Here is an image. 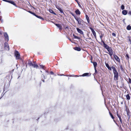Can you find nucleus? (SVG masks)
I'll return each mask as SVG.
<instances>
[{"instance_id": "obj_46", "label": "nucleus", "mask_w": 131, "mask_h": 131, "mask_svg": "<svg viewBox=\"0 0 131 131\" xmlns=\"http://www.w3.org/2000/svg\"><path fill=\"white\" fill-rule=\"evenodd\" d=\"M75 77H79V76H78L77 75H75Z\"/></svg>"}, {"instance_id": "obj_12", "label": "nucleus", "mask_w": 131, "mask_h": 131, "mask_svg": "<svg viewBox=\"0 0 131 131\" xmlns=\"http://www.w3.org/2000/svg\"><path fill=\"white\" fill-rule=\"evenodd\" d=\"M127 11L126 10H123L122 12V14L124 15H126L127 14Z\"/></svg>"}, {"instance_id": "obj_23", "label": "nucleus", "mask_w": 131, "mask_h": 131, "mask_svg": "<svg viewBox=\"0 0 131 131\" xmlns=\"http://www.w3.org/2000/svg\"><path fill=\"white\" fill-rule=\"evenodd\" d=\"M89 73H84L82 75H80V76H87L88 75Z\"/></svg>"}, {"instance_id": "obj_3", "label": "nucleus", "mask_w": 131, "mask_h": 131, "mask_svg": "<svg viewBox=\"0 0 131 131\" xmlns=\"http://www.w3.org/2000/svg\"><path fill=\"white\" fill-rule=\"evenodd\" d=\"M15 55L16 57V59H18L20 58V54L17 51H15Z\"/></svg>"}, {"instance_id": "obj_53", "label": "nucleus", "mask_w": 131, "mask_h": 131, "mask_svg": "<svg viewBox=\"0 0 131 131\" xmlns=\"http://www.w3.org/2000/svg\"><path fill=\"white\" fill-rule=\"evenodd\" d=\"M80 5H79V6H80Z\"/></svg>"}, {"instance_id": "obj_30", "label": "nucleus", "mask_w": 131, "mask_h": 131, "mask_svg": "<svg viewBox=\"0 0 131 131\" xmlns=\"http://www.w3.org/2000/svg\"><path fill=\"white\" fill-rule=\"evenodd\" d=\"M109 113H110V115L111 116L112 118L113 119H114V116H113V115H112V114L111 113H110V112H109Z\"/></svg>"}, {"instance_id": "obj_27", "label": "nucleus", "mask_w": 131, "mask_h": 131, "mask_svg": "<svg viewBox=\"0 0 131 131\" xmlns=\"http://www.w3.org/2000/svg\"><path fill=\"white\" fill-rule=\"evenodd\" d=\"M59 11L62 13H63V10L61 8H59Z\"/></svg>"}, {"instance_id": "obj_26", "label": "nucleus", "mask_w": 131, "mask_h": 131, "mask_svg": "<svg viewBox=\"0 0 131 131\" xmlns=\"http://www.w3.org/2000/svg\"><path fill=\"white\" fill-rule=\"evenodd\" d=\"M104 35L103 34H101V35H100V37L101 41H102V37H103Z\"/></svg>"}, {"instance_id": "obj_39", "label": "nucleus", "mask_w": 131, "mask_h": 131, "mask_svg": "<svg viewBox=\"0 0 131 131\" xmlns=\"http://www.w3.org/2000/svg\"><path fill=\"white\" fill-rule=\"evenodd\" d=\"M50 73L51 74H54L53 72L52 71H51Z\"/></svg>"}, {"instance_id": "obj_17", "label": "nucleus", "mask_w": 131, "mask_h": 131, "mask_svg": "<svg viewBox=\"0 0 131 131\" xmlns=\"http://www.w3.org/2000/svg\"><path fill=\"white\" fill-rule=\"evenodd\" d=\"M75 13L77 15H80L81 14L80 12L78 9H77L76 10H75Z\"/></svg>"}, {"instance_id": "obj_42", "label": "nucleus", "mask_w": 131, "mask_h": 131, "mask_svg": "<svg viewBox=\"0 0 131 131\" xmlns=\"http://www.w3.org/2000/svg\"><path fill=\"white\" fill-rule=\"evenodd\" d=\"M28 12H29V13H30L32 14V12H31V11H28Z\"/></svg>"}, {"instance_id": "obj_48", "label": "nucleus", "mask_w": 131, "mask_h": 131, "mask_svg": "<svg viewBox=\"0 0 131 131\" xmlns=\"http://www.w3.org/2000/svg\"><path fill=\"white\" fill-rule=\"evenodd\" d=\"M45 72H47V73L48 72L47 71H45Z\"/></svg>"}, {"instance_id": "obj_18", "label": "nucleus", "mask_w": 131, "mask_h": 131, "mask_svg": "<svg viewBox=\"0 0 131 131\" xmlns=\"http://www.w3.org/2000/svg\"><path fill=\"white\" fill-rule=\"evenodd\" d=\"M28 64L30 66H33V65L34 64H33L31 61H29L28 62Z\"/></svg>"}, {"instance_id": "obj_29", "label": "nucleus", "mask_w": 131, "mask_h": 131, "mask_svg": "<svg viewBox=\"0 0 131 131\" xmlns=\"http://www.w3.org/2000/svg\"><path fill=\"white\" fill-rule=\"evenodd\" d=\"M125 7L124 6L122 5L121 6V9L122 10H123L124 9Z\"/></svg>"}, {"instance_id": "obj_20", "label": "nucleus", "mask_w": 131, "mask_h": 131, "mask_svg": "<svg viewBox=\"0 0 131 131\" xmlns=\"http://www.w3.org/2000/svg\"><path fill=\"white\" fill-rule=\"evenodd\" d=\"M111 69H112L113 70V72H115V71H117L116 70V69L115 67L113 66H112L111 68Z\"/></svg>"}, {"instance_id": "obj_37", "label": "nucleus", "mask_w": 131, "mask_h": 131, "mask_svg": "<svg viewBox=\"0 0 131 131\" xmlns=\"http://www.w3.org/2000/svg\"><path fill=\"white\" fill-rule=\"evenodd\" d=\"M128 14L130 15H131V11H129Z\"/></svg>"}, {"instance_id": "obj_56", "label": "nucleus", "mask_w": 131, "mask_h": 131, "mask_svg": "<svg viewBox=\"0 0 131 131\" xmlns=\"http://www.w3.org/2000/svg\"><path fill=\"white\" fill-rule=\"evenodd\" d=\"M1 99V98H0V99Z\"/></svg>"}, {"instance_id": "obj_25", "label": "nucleus", "mask_w": 131, "mask_h": 131, "mask_svg": "<svg viewBox=\"0 0 131 131\" xmlns=\"http://www.w3.org/2000/svg\"><path fill=\"white\" fill-rule=\"evenodd\" d=\"M36 17H37L38 18H39V19H42V20H43V19H44L42 17H41V16H39L38 15H37V16H36Z\"/></svg>"}, {"instance_id": "obj_24", "label": "nucleus", "mask_w": 131, "mask_h": 131, "mask_svg": "<svg viewBox=\"0 0 131 131\" xmlns=\"http://www.w3.org/2000/svg\"><path fill=\"white\" fill-rule=\"evenodd\" d=\"M127 29L128 30H130L131 29V26L130 25L128 26L127 27Z\"/></svg>"}, {"instance_id": "obj_19", "label": "nucleus", "mask_w": 131, "mask_h": 131, "mask_svg": "<svg viewBox=\"0 0 131 131\" xmlns=\"http://www.w3.org/2000/svg\"><path fill=\"white\" fill-rule=\"evenodd\" d=\"M74 49L75 50L78 51H80L81 50L80 48L79 47H76L74 48Z\"/></svg>"}, {"instance_id": "obj_14", "label": "nucleus", "mask_w": 131, "mask_h": 131, "mask_svg": "<svg viewBox=\"0 0 131 131\" xmlns=\"http://www.w3.org/2000/svg\"><path fill=\"white\" fill-rule=\"evenodd\" d=\"M33 67L34 68H37L38 67V65L36 64H35V62H34V64L33 66Z\"/></svg>"}, {"instance_id": "obj_52", "label": "nucleus", "mask_w": 131, "mask_h": 131, "mask_svg": "<svg viewBox=\"0 0 131 131\" xmlns=\"http://www.w3.org/2000/svg\"><path fill=\"white\" fill-rule=\"evenodd\" d=\"M80 5H79V6H80Z\"/></svg>"}, {"instance_id": "obj_45", "label": "nucleus", "mask_w": 131, "mask_h": 131, "mask_svg": "<svg viewBox=\"0 0 131 131\" xmlns=\"http://www.w3.org/2000/svg\"><path fill=\"white\" fill-rule=\"evenodd\" d=\"M121 69H123V68H122V66H121Z\"/></svg>"}, {"instance_id": "obj_41", "label": "nucleus", "mask_w": 131, "mask_h": 131, "mask_svg": "<svg viewBox=\"0 0 131 131\" xmlns=\"http://www.w3.org/2000/svg\"><path fill=\"white\" fill-rule=\"evenodd\" d=\"M59 10V8H60L58 6H57L56 7Z\"/></svg>"}, {"instance_id": "obj_6", "label": "nucleus", "mask_w": 131, "mask_h": 131, "mask_svg": "<svg viewBox=\"0 0 131 131\" xmlns=\"http://www.w3.org/2000/svg\"><path fill=\"white\" fill-rule=\"evenodd\" d=\"M55 25L58 27L60 30H61L62 29V27L61 24H55Z\"/></svg>"}, {"instance_id": "obj_7", "label": "nucleus", "mask_w": 131, "mask_h": 131, "mask_svg": "<svg viewBox=\"0 0 131 131\" xmlns=\"http://www.w3.org/2000/svg\"><path fill=\"white\" fill-rule=\"evenodd\" d=\"M77 30L78 32L80 34L82 35H83V31L80 29L77 28Z\"/></svg>"}, {"instance_id": "obj_40", "label": "nucleus", "mask_w": 131, "mask_h": 131, "mask_svg": "<svg viewBox=\"0 0 131 131\" xmlns=\"http://www.w3.org/2000/svg\"><path fill=\"white\" fill-rule=\"evenodd\" d=\"M58 75H60V76H62V75L65 76V75H64L63 74H60V75H59V74H58Z\"/></svg>"}, {"instance_id": "obj_43", "label": "nucleus", "mask_w": 131, "mask_h": 131, "mask_svg": "<svg viewBox=\"0 0 131 131\" xmlns=\"http://www.w3.org/2000/svg\"><path fill=\"white\" fill-rule=\"evenodd\" d=\"M119 119V120H120V121L121 122H122V120L121 119V118H120V119Z\"/></svg>"}, {"instance_id": "obj_1", "label": "nucleus", "mask_w": 131, "mask_h": 131, "mask_svg": "<svg viewBox=\"0 0 131 131\" xmlns=\"http://www.w3.org/2000/svg\"><path fill=\"white\" fill-rule=\"evenodd\" d=\"M74 18L78 21L79 25H80L83 24L84 21L80 18L78 17H76L75 16H74Z\"/></svg>"}, {"instance_id": "obj_8", "label": "nucleus", "mask_w": 131, "mask_h": 131, "mask_svg": "<svg viewBox=\"0 0 131 131\" xmlns=\"http://www.w3.org/2000/svg\"><path fill=\"white\" fill-rule=\"evenodd\" d=\"M114 57L115 59L118 61L120 62V59L116 55H114Z\"/></svg>"}, {"instance_id": "obj_4", "label": "nucleus", "mask_w": 131, "mask_h": 131, "mask_svg": "<svg viewBox=\"0 0 131 131\" xmlns=\"http://www.w3.org/2000/svg\"><path fill=\"white\" fill-rule=\"evenodd\" d=\"M108 51L109 52V54L111 56H112L113 54V52L112 49L109 47L107 49Z\"/></svg>"}, {"instance_id": "obj_22", "label": "nucleus", "mask_w": 131, "mask_h": 131, "mask_svg": "<svg viewBox=\"0 0 131 131\" xmlns=\"http://www.w3.org/2000/svg\"><path fill=\"white\" fill-rule=\"evenodd\" d=\"M85 17H86V18L88 22V23H89L90 21V20H89V17H88V16L87 15H86Z\"/></svg>"}, {"instance_id": "obj_2", "label": "nucleus", "mask_w": 131, "mask_h": 131, "mask_svg": "<svg viewBox=\"0 0 131 131\" xmlns=\"http://www.w3.org/2000/svg\"><path fill=\"white\" fill-rule=\"evenodd\" d=\"M114 74V79L115 80H117L118 78V74L117 71L113 72Z\"/></svg>"}, {"instance_id": "obj_54", "label": "nucleus", "mask_w": 131, "mask_h": 131, "mask_svg": "<svg viewBox=\"0 0 131 131\" xmlns=\"http://www.w3.org/2000/svg\"><path fill=\"white\" fill-rule=\"evenodd\" d=\"M43 82H44V80H43Z\"/></svg>"}, {"instance_id": "obj_31", "label": "nucleus", "mask_w": 131, "mask_h": 131, "mask_svg": "<svg viewBox=\"0 0 131 131\" xmlns=\"http://www.w3.org/2000/svg\"><path fill=\"white\" fill-rule=\"evenodd\" d=\"M117 115L118 117L119 118V119H120V118H121V116L119 115V114H118V112H117Z\"/></svg>"}, {"instance_id": "obj_32", "label": "nucleus", "mask_w": 131, "mask_h": 131, "mask_svg": "<svg viewBox=\"0 0 131 131\" xmlns=\"http://www.w3.org/2000/svg\"><path fill=\"white\" fill-rule=\"evenodd\" d=\"M40 67L41 68H43L45 66L43 65H40Z\"/></svg>"}, {"instance_id": "obj_34", "label": "nucleus", "mask_w": 131, "mask_h": 131, "mask_svg": "<svg viewBox=\"0 0 131 131\" xmlns=\"http://www.w3.org/2000/svg\"><path fill=\"white\" fill-rule=\"evenodd\" d=\"M112 35L113 36H116V35H115V34L114 33H112Z\"/></svg>"}, {"instance_id": "obj_44", "label": "nucleus", "mask_w": 131, "mask_h": 131, "mask_svg": "<svg viewBox=\"0 0 131 131\" xmlns=\"http://www.w3.org/2000/svg\"><path fill=\"white\" fill-rule=\"evenodd\" d=\"M1 19H2V17L1 16H0V20H1Z\"/></svg>"}, {"instance_id": "obj_33", "label": "nucleus", "mask_w": 131, "mask_h": 131, "mask_svg": "<svg viewBox=\"0 0 131 131\" xmlns=\"http://www.w3.org/2000/svg\"><path fill=\"white\" fill-rule=\"evenodd\" d=\"M73 36L76 39H79V38L77 36H75L73 34Z\"/></svg>"}, {"instance_id": "obj_28", "label": "nucleus", "mask_w": 131, "mask_h": 131, "mask_svg": "<svg viewBox=\"0 0 131 131\" xmlns=\"http://www.w3.org/2000/svg\"><path fill=\"white\" fill-rule=\"evenodd\" d=\"M49 12L52 13L53 14H55L54 12L51 9H50L49 10Z\"/></svg>"}, {"instance_id": "obj_10", "label": "nucleus", "mask_w": 131, "mask_h": 131, "mask_svg": "<svg viewBox=\"0 0 131 131\" xmlns=\"http://www.w3.org/2000/svg\"><path fill=\"white\" fill-rule=\"evenodd\" d=\"M91 30L92 32L93 35L96 38V35L95 31L93 29L91 28Z\"/></svg>"}, {"instance_id": "obj_35", "label": "nucleus", "mask_w": 131, "mask_h": 131, "mask_svg": "<svg viewBox=\"0 0 131 131\" xmlns=\"http://www.w3.org/2000/svg\"><path fill=\"white\" fill-rule=\"evenodd\" d=\"M32 14H33V15H34V16H35L36 17V16H37V15H36V14H35V13H33L32 12Z\"/></svg>"}, {"instance_id": "obj_5", "label": "nucleus", "mask_w": 131, "mask_h": 131, "mask_svg": "<svg viewBox=\"0 0 131 131\" xmlns=\"http://www.w3.org/2000/svg\"><path fill=\"white\" fill-rule=\"evenodd\" d=\"M4 34L5 37V40L6 41H8L9 40V37L8 34L6 32L4 33Z\"/></svg>"}, {"instance_id": "obj_13", "label": "nucleus", "mask_w": 131, "mask_h": 131, "mask_svg": "<svg viewBox=\"0 0 131 131\" xmlns=\"http://www.w3.org/2000/svg\"><path fill=\"white\" fill-rule=\"evenodd\" d=\"M5 48H7L8 50H9V46L8 45V44L7 43H5Z\"/></svg>"}, {"instance_id": "obj_15", "label": "nucleus", "mask_w": 131, "mask_h": 131, "mask_svg": "<svg viewBox=\"0 0 131 131\" xmlns=\"http://www.w3.org/2000/svg\"><path fill=\"white\" fill-rule=\"evenodd\" d=\"M105 63V65L108 68V69L110 70H111V68L109 67V65L107 63Z\"/></svg>"}, {"instance_id": "obj_11", "label": "nucleus", "mask_w": 131, "mask_h": 131, "mask_svg": "<svg viewBox=\"0 0 131 131\" xmlns=\"http://www.w3.org/2000/svg\"><path fill=\"white\" fill-rule=\"evenodd\" d=\"M103 44V46L106 49H107L109 47V46L107 45L103 41H102Z\"/></svg>"}, {"instance_id": "obj_47", "label": "nucleus", "mask_w": 131, "mask_h": 131, "mask_svg": "<svg viewBox=\"0 0 131 131\" xmlns=\"http://www.w3.org/2000/svg\"><path fill=\"white\" fill-rule=\"evenodd\" d=\"M72 15L73 16H74V17L75 16H74V15L73 14H72Z\"/></svg>"}, {"instance_id": "obj_36", "label": "nucleus", "mask_w": 131, "mask_h": 131, "mask_svg": "<svg viewBox=\"0 0 131 131\" xmlns=\"http://www.w3.org/2000/svg\"><path fill=\"white\" fill-rule=\"evenodd\" d=\"M129 82L130 83H131V79H129Z\"/></svg>"}, {"instance_id": "obj_55", "label": "nucleus", "mask_w": 131, "mask_h": 131, "mask_svg": "<svg viewBox=\"0 0 131 131\" xmlns=\"http://www.w3.org/2000/svg\"><path fill=\"white\" fill-rule=\"evenodd\" d=\"M76 0V1H77V0Z\"/></svg>"}, {"instance_id": "obj_50", "label": "nucleus", "mask_w": 131, "mask_h": 131, "mask_svg": "<svg viewBox=\"0 0 131 131\" xmlns=\"http://www.w3.org/2000/svg\"><path fill=\"white\" fill-rule=\"evenodd\" d=\"M69 77H71L72 76H69Z\"/></svg>"}, {"instance_id": "obj_9", "label": "nucleus", "mask_w": 131, "mask_h": 131, "mask_svg": "<svg viewBox=\"0 0 131 131\" xmlns=\"http://www.w3.org/2000/svg\"><path fill=\"white\" fill-rule=\"evenodd\" d=\"M5 2L9 3L15 6H16V5L15 4V3L13 1L5 0Z\"/></svg>"}, {"instance_id": "obj_51", "label": "nucleus", "mask_w": 131, "mask_h": 131, "mask_svg": "<svg viewBox=\"0 0 131 131\" xmlns=\"http://www.w3.org/2000/svg\"><path fill=\"white\" fill-rule=\"evenodd\" d=\"M80 5H79V6H80Z\"/></svg>"}, {"instance_id": "obj_21", "label": "nucleus", "mask_w": 131, "mask_h": 131, "mask_svg": "<svg viewBox=\"0 0 131 131\" xmlns=\"http://www.w3.org/2000/svg\"><path fill=\"white\" fill-rule=\"evenodd\" d=\"M126 98L127 100H129L130 99V97L129 94H127L126 96Z\"/></svg>"}, {"instance_id": "obj_38", "label": "nucleus", "mask_w": 131, "mask_h": 131, "mask_svg": "<svg viewBox=\"0 0 131 131\" xmlns=\"http://www.w3.org/2000/svg\"><path fill=\"white\" fill-rule=\"evenodd\" d=\"M126 57L127 58L129 59V56L128 54H126Z\"/></svg>"}, {"instance_id": "obj_16", "label": "nucleus", "mask_w": 131, "mask_h": 131, "mask_svg": "<svg viewBox=\"0 0 131 131\" xmlns=\"http://www.w3.org/2000/svg\"><path fill=\"white\" fill-rule=\"evenodd\" d=\"M91 62L92 63H93V65L94 66V67L95 68V69L97 65V63L95 62H92V61H91Z\"/></svg>"}, {"instance_id": "obj_49", "label": "nucleus", "mask_w": 131, "mask_h": 131, "mask_svg": "<svg viewBox=\"0 0 131 131\" xmlns=\"http://www.w3.org/2000/svg\"><path fill=\"white\" fill-rule=\"evenodd\" d=\"M0 34H2L1 33V32L0 33Z\"/></svg>"}]
</instances>
